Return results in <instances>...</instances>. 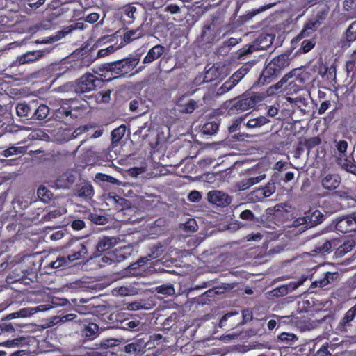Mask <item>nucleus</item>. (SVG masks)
Wrapping results in <instances>:
<instances>
[{
    "mask_svg": "<svg viewBox=\"0 0 356 356\" xmlns=\"http://www.w3.org/2000/svg\"><path fill=\"white\" fill-rule=\"evenodd\" d=\"M134 252V250L131 245H124L123 247H120L116 249L114 251L118 262H120L123 260H125L129 257L132 255Z\"/></svg>",
    "mask_w": 356,
    "mask_h": 356,
    "instance_id": "bb28decb",
    "label": "nucleus"
},
{
    "mask_svg": "<svg viewBox=\"0 0 356 356\" xmlns=\"http://www.w3.org/2000/svg\"><path fill=\"white\" fill-rule=\"evenodd\" d=\"M324 218V215L319 210H309L305 212L302 217L298 218L293 225L295 227L304 225L306 229L312 228L322 223Z\"/></svg>",
    "mask_w": 356,
    "mask_h": 356,
    "instance_id": "39448f33",
    "label": "nucleus"
},
{
    "mask_svg": "<svg viewBox=\"0 0 356 356\" xmlns=\"http://www.w3.org/2000/svg\"><path fill=\"white\" fill-rule=\"evenodd\" d=\"M165 51V47L162 45L157 44L151 48L146 56L144 58L143 63L145 64L151 63L159 58Z\"/></svg>",
    "mask_w": 356,
    "mask_h": 356,
    "instance_id": "412c9836",
    "label": "nucleus"
},
{
    "mask_svg": "<svg viewBox=\"0 0 356 356\" xmlns=\"http://www.w3.org/2000/svg\"><path fill=\"white\" fill-rule=\"evenodd\" d=\"M37 311L38 309L35 307L22 308L17 311V315L19 316V318H26L34 314Z\"/></svg>",
    "mask_w": 356,
    "mask_h": 356,
    "instance_id": "49530a36",
    "label": "nucleus"
},
{
    "mask_svg": "<svg viewBox=\"0 0 356 356\" xmlns=\"http://www.w3.org/2000/svg\"><path fill=\"white\" fill-rule=\"evenodd\" d=\"M75 176L70 172H65L56 180V186L58 188L67 189L74 183Z\"/></svg>",
    "mask_w": 356,
    "mask_h": 356,
    "instance_id": "aec40b11",
    "label": "nucleus"
},
{
    "mask_svg": "<svg viewBox=\"0 0 356 356\" xmlns=\"http://www.w3.org/2000/svg\"><path fill=\"white\" fill-rule=\"evenodd\" d=\"M260 99L257 95H243L234 102L231 107V111L241 112L253 108Z\"/></svg>",
    "mask_w": 356,
    "mask_h": 356,
    "instance_id": "0eeeda50",
    "label": "nucleus"
},
{
    "mask_svg": "<svg viewBox=\"0 0 356 356\" xmlns=\"http://www.w3.org/2000/svg\"><path fill=\"white\" fill-rule=\"evenodd\" d=\"M181 227L186 232H195L197 230V224L195 219L189 218Z\"/></svg>",
    "mask_w": 356,
    "mask_h": 356,
    "instance_id": "79ce46f5",
    "label": "nucleus"
},
{
    "mask_svg": "<svg viewBox=\"0 0 356 356\" xmlns=\"http://www.w3.org/2000/svg\"><path fill=\"white\" fill-rule=\"evenodd\" d=\"M226 76L225 67L220 63H216L209 69L206 68L204 81L211 82Z\"/></svg>",
    "mask_w": 356,
    "mask_h": 356,
    "instance_id": "f8f14e48",
    "label": "nucleus"
},
{
    "mask_svg": "<svg viewBox=\"0 0 356 356\" xmlns=\"http://www.w3.org/2000/svg\"><path fill=\"white\" fill-rule=\"evenodd\" d=\"M49 111L50 109L47 105L42 104L36 108L34 107L33 115L31 117V118L38 120H44L49 115Z\"/></svg>",
    "mask_w": 356,
    "mask_h": 356,
    "instance_id": "c85d7f7f",
    "label": "nucleus"
},
{
    "mask_svg": "<svg viewBox=\"0 0 356 356\" xmlns=\"http://www.w3.org/2000/svg\"><path fill=\"white\" fill-rule=\"evenodd\" d=\"M142 35L139 29L129 30L124 33L123 40L125 43H129L136 39L140 38Z\"/></svg>",
    "mask_w": 356,
    "mask_h": 356,
    "instance_id": "c9c22d12",
    "label": "nucleus"
},
{
    "mask_svg": "<svg viewBox=\"0 0 356 356\" xmlns=\"http://www.w3.org/2000/svg\"><path fill=\"white\" fill-rule=\"evenodd\" d=\"M355 245V243L353 240L347 241L338 248L337 254L340 256H343L350 252Z\"/></svg>",
    "mask_w": 356,
    "mask_h": 356,
    "instance_id": "58836bf2",
    "label": "nucleus"
},
{
    "mask_svg": "<svg viewBox=\"0 0 356 356\" xmlns=\"http://www.w3.org/2000/svg\"><path fill=\"white\" fill-rule=\"evenodd\" d=\"M102 76V74H100V77H99L91 73L85 74L76 81V92H88L100 88L103 86Z\"/></svg>",
    "mask_w": 356,
    "mask_h": 356,
    "instance_id": "7ed1b4c3",
    "label": "nucleus"
},
{
    "mask_svg": "<svg viewBox=\"0 0 356 356\" xmlns=\"http://www.w3.org/2000/svg\"><path fill=\"white\" fill-rule=\"evenodd\" d=\"M92 63V60L88 58H84L80 60H78L74 65L75 68L76 69H82L84 67H89Z\"/></svg>",
    "mask_w": 356,
    "mask_h": 356,
    "instance_id": "5fc2aeb1",
    "label": "nucleus"
},
{
    "mask_svg": "<svg viewBox=\"0 0 356 356\" xmlns=\"http://www.w3.org/2000/svg\"><path fill=\"white\" fill-rule=\"evenodd\" d=\"M289 65V54H283L275 57L266 65L259 77V83L264 85L270 83Z\"/></svg>",
    "mask_w": 356,
    "mask_h": 356,
    "instance_id": "f257e3e1",
    "label": "nucleus"
},
{
    "mask_svg": "<svg viewBox=\"0 0 356 356\" xmlns=\"http://www.w3.org/2000/svg\"><path fill=\"white\" fill-rule=\"evenodd\" d=\"M218 128L219 124L217 122H209L203 125L202 132L204 135H213L217 133Z\"/></svg>",
    "mask_w": 356,
    "mask_h": 356,
    "instance_id": "473e14b6",
    "label": "nucleus"
},
{
    "mask_svg": "<svg viewBox=\"0 0 356 356\" xmlns=\"http://www.w3.org/2000/svg\"><path fill=\"white\" fill-rule=\"evenodd\" d=\"M329 10V7L327 5L318 6L311 18L321 26L324 20L327 18Z\"/></svg>",
    "mask_w": 356,
    "mask_h": 356,
    "instance_id": "5701e85b",
    "label": "nucleus"
},
{
    "mask_svg": "<svg viewBox=\"0 0 356 356\" xmlns=\"http://www.w3.org/2000/svg\"><path fill=\"white\" fill-rule=\"evenodd\" d=\"M272 293L274 296H286L287 293V288L284 286V285H282L276 289H275Z\"/></svg>",
    "mask_w": 356,
    "mask_h": 356,
    "instance_id": "052dcab7",
    "label": "nucleus"
},
{
    "mask_svg": "<svg viewBox=\"0 0 356 356\" xmlns=\"http://www.w3.org/2000/svg\"><path fill=\"white\" fill-rule=\"evenodd\" d=\"M346 40L353 42L356 40V21L352 22L346 31Z\"/></svg>",
    "mask_w": 356,
    "mask_h": 356,
    "instance_id": "c03bdc74",
    "label": "nucleus"
},
{
    "mask_svg": "<svg viewBox=\"0 0 356 356\" xmlns=\"http://www.w3.org/2000/svg\"><path fill=\"white\" fill-rule=\"evenodd\" d=\"M36 104L34 101L31 102L29 104L19 103L16 106V113L18 116L28 117L31 115L36 107Z\"/></svg>",
    "mask_w": 356,
    "mask_h": 356,
    "instance_id": "b1692460",
    "label": "nucleus"
},
{
    "mask_svg": "<svg viewBox=\"0 0 356 356\" xmlns=\"http://www.w3.org/2000/svg\"><path fill=\"white\" fill-rule=\"evenodd\" d=\"M275 191V184L273 180H270L264 187L259 188L250 193L248 198L253 202L261 201L264 198L270 197Z\"/></svg>",
    "mask_w": 356,
    "mask_h": 356,
    "instance_id": "6e6552de",
    "label": "nucleus"
},
{
    "mask_svg": "<svg viewBox=\"0 0 356 356\" xmlns=\"http://www.w3.org/2000/svg\"><path fill=\"white\" fill-rule=\"evenodd\" d=\"M221 26L218 19H212L211 22H207L203 27L201 34L202 40L207 43H213L220 34L222 31Z\"/></svg>",
    "mask_w": 356,
    "mask_h": 356,
    "instance_id": "423d86ee",
    "label": "nucleus"
},
{
    "mask_svg": "<svg viewBox=\"0 0 356 356\" xmlns=\"http://www.w3.org/2000/svg\"><path fill=\"white\" fill-rule=\"evenodd\" d=\"M335 227L342 233L356 231V213L338 218Z\"/></svg>",
    "mask_w": 356,
    "mask_h": 356,
    "instance_id": "9d476101",
    "label": "nucleus"
},
{
    "mask_svg": "<svg viewBox=\"0 0 356 356\" xmlns=\"http://www.w3.org/2000/svg\"><path fill=\"white\" fill-rule=\"evenodd\" d=\"M264 40L266 42H268V44L263 45L261 43L262 40H257L254 44L249 45L248 47H245L238 51V58L241 59L242 58L246 56L248 54L253 53L254 51L265 49L266 48L270 46L272 44L273 38L270 35H268L264 38Z\"/></svg>",
    "mask_w": 356,
    "mask_h": 356,
    "instance_id": "9b49d317",
    "label": "nucleus"
},
{
    "mask_svg": "<svg viewBox=\"0 0 356 356\" xmlns=\"http://www.w3.org/2000/svg\"><path fill=\"white\" fill-rule=\"evenodd\" d=\"M90 218L92 222L97 225H104L107 222V219L105 216L97 213H91Z\"/></svg>",
    "mask_w": 356,
    "mask_h": 356,
    "instance_id": "8fccbe9b",
    "label": "nucleus"
},
{
    "mask_svg": "<svg viewBox=\"0 0 356 356\" xmlns=\"http://www.w3.org/2000/svg\"><path fill=\"white\" fill-rule=\"evenodd\" d=\"M72 264V261L70 260L68 255L67 256H60L57 257V259L51 261L49 264V266L51 268L59 269V268H65L67 267L70 266Z\"/></svg>",
    "mask_w": 356,
    "mask_h": 356,
    "instance_id": "c756f323",
    "label": "nucleus"
},
{
    "mask_svg": "<svg viewBox=\"0 0 356 356\" xmlns=\"http://www.w3.org/2000/svg\"><path fill=\"white\" fill-rule=\"evenodd\" d=\"M65 213L64 210L60 209H54L49 211L44 217L43 219L45 221H52L54 219L60 218L63 214Z\"/></svg>",
    "mask_w": 356,
    "mask_h": 356,
    "instance_id": "37998d69",
    "label": "nucleus"
},
{
    "mask_svg": "<svg viewBox=\"0 0 356 356\" xmlns=\"http://www.w3.org/2000/svg\"><path fill=\"white\" fill-rule=\"evenodd\" d=\"M240 218L243 220H250V221H254L255 219V216L253 214V213L250 210H248V209H246V210H244L243 211H242L240 214Z\"/></svg>",
    "mask_w": 356,
    "mask_h": 356,
    "instance_id": "bf43d9fd",
    "label": "nucleus"
},
{
    "mask_svg": "<svg viewBox=\"0 0 356 356\" xmlns=\"http://www.w3.org/2000/svg\"><path fill=\"white\" fill-rule=\"evenodd\" d=\"M291 78H295V80L298 83H304L309 80V74L302 67L295 68L285 74L280 82L286 83Z\"/></svg>",
    "mask_w": 356,
    "mask_h": 356,
    "instance_id": "4468645a",
    "label": "nucleus"
},
{
    "mask_svg": "<svg viewBox=\"0 0 356 356\" xmlns=\"http://www.w3.org/2000/svg\"><path fill=\"white\" fill-rule=\"evenodd\" d=\"M243 325L241 322V316L238 312H231L225 314L220 320L219 327L232 330L239 325Z\"/></svg>",
    "mask_w": 356,
    "mask_h": 356,
    "instance_id": "1a4fd4ad",
    "label": "nucleus"
},
{
    "mask_svg": "<svg viewBox=\"0 0 356 356\" xmlns=\"http://www.w3.org/2000/svg\"><path fill=\"white\" fill-rule=\"evenodd\" d=\"M337 278V274L336 273L327 272L325 273L323 278L318 280H315L312 282L311 288L319 287L323 288L327 284L332 283Z\"/></svg>",
    "mask_w": 356,
    "mask_h": 356,
    "instance_id": "4be33fe9",
    "label": "nucleus"
},
{
    "mask_svg": "<svg viewBox=\"0 0 356 356\" xmlns=\"http://www.w3.org/2000/svg\"><path fill=\"white\" fill-rule=\"evenodd\" d=\"M179 111L184 113H192L197 107V102L194 99H190L186 104H178Z\"/></svg>",
    "mask_w": 356,
    "mask_h": 356,
    "instance_id": "e433bc0d",
    "label": "nucleus"
},
{
    "mask_svg": "<svg viewBox=\"0 0 356 356\" xmlns=\"http://www.w3.org/2000/svg\"><path fill=\"white\" fill-rule=\"evenodd\" d=\"M343 8L346 10L356 14V0H345Z\"/></svg>",
    "mask_w": 356,
    "mask_h": 356,
    "instance_id": "de8ad7c7",
    "label": "nucleus"
},
{
    "mask_svg": "<svg viewBox=\"0 0 356 356\" xmlns=\"http://www.w3.org/2000/svg\"><path fill=\"white\" fill-rule=\"evenodd\" d=\"M161 246H154L152 249L151 250V252L147 255L149 257V259L152 260L156 258L159 257L162 253L163 250H161Z\"/></svg>",
    "mask_w": 356,
    "mask_h": 356,
    "instance_id": "864d4df0",
    "label": "nucleus"
},
{
    "mask_svg": "<svg viewBox=\"0 0 356 356\" xmlns=\"http://www.w3.org/2000/svg\"><path fill=\"white\" fill-rule=\"evenodd\" d=\"M245 75L246 74L240 67L232 74V78L238 83Z\"/></svg>",
    "mask_w": 356,
    "mask_h": 356,
    "instance_id": "774afa93",
    "label": "nucleus"
},
{
    "mask_svg": "<svg viewBox=\"0 0 356 356\" xmlns=\"http://www.w3.org/2000/svg\"><path fill=\"white\" fill-rule=\"evenodd\" d=\"M314 47V43L309 40H305L301 44V49L305 53L309 51Z\"/></svg>",
    "mask_w": 356,
    "mask_h": 356,
    "instance_id": "e2e57ef3",
    "label": "nucleus"
},
{
    "mask_svg": "<svg viewBox=\"0 0 356 356\" xmlns=\"http://www.w3.org/2000/svg\"><path fill=\"white\" fill-rule=\"evenodd\" d=\"M279 340L282 342H295L298 341V337L293 333L282 332L278 337Z\"/></svg>",
    "mask_w": 356,
    "mask_h": 356,
    "instance_id": "a18cd8bd",
    "label": "nucleus"
},
{
    "mask_svg": "<svg viewBox=\"0 0 356 356\" xmlns=\"http://www.w3.org/2000/svg\"><path fill=\"white\" fill-rule=\"evenodd\" d=\"M25 151H26V149H25L24 147H14V146H12L10 147L3 150L1 153V155L4 156V157H8V156H13V155L24 153Z\"/></svg>",
    "mask_w": 356,
    "mask_h": 356,
    "instance_id": "ea45409f",
    "label": "nucleus"
},
{
    "mask_svg": "<svg viewBox=\"0 0 356 356\" xmlns=\"http://www.w3.org/2000/svg\"><path fill=\"white\" fill-rule=\"evenodd\" d=\"M336 147L339 152L338 156L346 155L348 147V143L346 140H339L336 142Z\"/></svg>",
    "mask_w": 356,
    "mask_h": 356,
    "instance_id": "603ef678",
    "label": "nucleus"
},
{
    "mask_svg": "<svg viewBox=\"0 0 356 356\" xmlns=\"http://www.w3.org/2000/svg\"><path fill=\"white\" fill-rule=\"evenodd\" d=\"M305 280H300L298 281H292L289 284H284L286 288H287V293L292 292L296 290L298 286L302 285Z\"/></svg>",
    "mask_w": 356,
    "mask_h": 356,
    "instance_id": "3c124183",
    "label": "nucleus"
},
{
    "mask_svg": "<svg viewBox=\"0 0 356 356\" xmlns=\"http://www.w3.org/2000/svg\"><path fill=\"white\" fill-rule=\"evenodd\" d=\"M208 201L219 207H225L231 203V197L220 191H211L207 194Z\"/></svg>",
    "mask_w": 356,
    "mask_h": 356,
    "instance_id": "ddd939ff",
    "label": "nucleus"
},
{
    "mask_svg": "<svg viewBox=\"0 0 356 356\" xmlns=\"http://www.w3.org/2000/svg\"><path fill=\"white\" fill-rule=\"evenodd\" d=\"M164 11L169 12L171 14H177L179 13L181 10L179 6H178L177 5L169 4L164 8Z\"/></svg>",
    "mask_w": 356,
    "mask_h": 356,
    "instance_id": "69168bd1",
    "label": "nucleus"
},
{
    "mask_svg": "<svg viewBox=\"0 0 356 356\" xmlns=\"http://www.w3.org/2000/svg\"><path fill=\"white\" fill-rule=\"evenodd\" d=\"M63 249H70L67 255L72 263L85 259L88 253L86 244L79 238L71 239L66 243Z\"/></svg>",
    "mask_w": 356,
    "mask_h": 356,
    "instance_id": "20e7f679",
    "label": "nucleus"
},
{
    "mask_svg": "<svg viewBox=\"0 0 356 356\" xmlns=\"http://www.w3.org/2000/svg\"><path fill=\"white\" fill-rule=\"evenodd\" d=\"M99 327L95 323H89L82 330V334L88 339H94L98 332Z\"/></svg>",
    "mask_w": 356,
    "mask_h": 356,
    "instance_id": "2f4dec72",
    "label": "nucleus"
},
{
    "mask_svg": "<svg viewBox=\"0 0 356 356\" xmlns=\"http://www.w3.org/2000/svg\"><path fill=\"white\" fill-rule=\"evenodd\" d=\"M72 227L74 230H81L85 227V222L83 220L76 219L72 221Z\"/></svg>",
    "mask_w": 356,
    "mask_h": 356,
    "instance_id": "338daca9",
    "label": "nucleus"
},
{
    "mask_svg": "<svg viewBox=\"0 0 356 356\" xmlns=\"http://www.w3.org/2000/svg\"><path fill=\"white\" fill-rule=\"evenodd\" d=\"M44 56L43 51H32L19 56L17 59L19 65H24L29 63H33L40 59Z\"/></svg>",
    "mask_w": 356,
    "mask_h": 356,
    "instance_id": "6ab92c4d",
    "label": "nucleus"
},
{
    "mask_svg": "<svg viewBox=\"0 0 356 356\" xmlns=\"http://www.w3.org/2000/svg\"><path fill=\"white\" fill-rule=\"evenodd\" d=\"M270 121L266 116L260 115L250 118L245 124L249 129H257L269 123Z\"/></svg>",
    "mask_w": 356,
    "mask_h": 356,
    "instance_id": "a878e982",
    "label": "nucleus"
},
{
    "mask_svg": "<svg viewBox=\"0 0 356 356\" xmlns=\"http://www.w3.org/2000/svg\"><path fill=\"white\" fill-rule=\"evenodd\" d=\"M341 183V177L337 174H323L321 175V184L325 189H336Z\"/></svg>",
    "mask_w": 356,
    "mask_h": 356,
    "instance_id": "dca6fc26",
    "label": "nucleus"
},
{
    "mask_svg": "<svg viewBox=\"0 0 356 356\" xmlns=\"http://www.w3.org/2000/svg\"><path fill=\"white\" fill-rule=\"evenodd\" d=\"M126 132V126L120 125L118 128L113 129L111 132L112 144L118 143L124 136Z\"/></svg>",
    "mask_w": 356,
    "mask_h": 356,
    "instance_id": "72a5a7b5",
    "label": "nucleus"
},
{
    "mask_svg": "<svg viewBox=\"0 0 356 356\" xmlns=\"http://www.w3.org/2000/svg\"><path fill=\"white\" fill-rule=\"evenodd\" d=\"M114 291L116 292V294L121 296H129L132 294V289L127 286H120L119 288H116Z\"/></svg>",
    "mask_w": 356,
    "mask_h": 356,
    "instance_id": "13d9d810",
    "label": "nucleus"
},
{
    "mask_svg": "<svg viewBox=\"0 0 356 356\" xmlns=\"http://www.w3.org/2000/svg\"><path fill=\"white\" fill-rule=\"evenodd\" d=\"M140 325V322L138 320L128 321L124 322L123 328L125 330H136L138 329Z\"/></svg>",
    "mask_w": 356,
    "mask_h": 356,
    "instance_id": "09e8293b",
    "label": "nucleus"
},
{
    "mask_svg": "<svg viewBox=\"0 0 356 356\" xmlns=\"http://www.w3.org/2000/svg\"><path fill=\"white\" fill-rule=\"evenodd\" d=\"M201 198L202 195L197 191H193L188 195V200L193 202H198Z\"/></svg>",
    "mask_w": 356,
    "mask_h": 356,
    "instance_id": "0e129e2a",
    "label": "nucleus"
},
{
    "mask_svg": "<svg viewBox=\"0 0 356 356\" xmlns=\"http://www.w3.org/2000/svg\"><path fill=\"white\" fill-rule=\"evenodd\" d=\"M76 317H77V315L75 314H72V313L67 314L63 315V316H60L58 317L59 318V320L58 321H56V323H65L67 321H70L75 319Z\"/></svg>",
    "mask_w": 356,
    "mask_h": 356,
    "instance_id": "680f3d73",
    "label": "nucleus"
},
{
    "mask_svg": "<svg viewBox=\"0 0 356 356\" xmlns=\"http://www.w3.org/2000/svg\"><path fill=\"white\" fill-rule=\"evenodd\" d=\"M102 261L103 263L106 264H111L118 262L117 258L115 257L114 252H109V253H108V254L104 255L102 258Z\"/></svg>",
    "mask_w": 356,
    "mask_h": 356,
    "instance_id": "6e6d98bb",
    "label": "nucleus"
},
{
    "mask_svg": "<svg viewBox=\"0 0 356 356\" xmlns=\"http://www.w3.org/2000/svg\"><path fill=\"white\" fill-rule=\"evenodd\" d=\"M124 351L129 354L137 355L143 351V347L141 345L135 343L134 341L131 343L127 344L124 347Z\"/></svg>",
    "mask_w": 356,
    "mask_h": 356,
    "instance_id": "a19ab883",
    "label": "nucleus"
},
{
    "mask_svg": "<svg viewBox=\"0 0 356 356\" xmlns=\"http://www.w3.org/2000/svg\"><path fill=\"white\" fill-rule=\"evenodd\" d=\"M155 291L157 293L163 294L167 296H173L175 290L172 284H162L156 287Z\"/></svg>",
    "mask_w": 356,
    "mask_h": 356,
    "instance_id": "4c0bfd02",
    "label": "nucleus"
},
{
    "mask_svg": "<svg viewBox=\"0 0 356 356\" xmlns=\"http://www.w3.org/2000/svg\"><path fill=\"white\" fill-rule=\"evenodd\" d=\"M337 162L343 169L356 175V164L353 156H350L348 157L346 155L337 156Z\"/></svg>",
    "mask_w": 356,
    "mask_h": 356,
    "instance_id": "f3484780",
    "label": "nucleus"
},
{
    "mask_svg": "<svg viewBox=\"0 0 356 356\" xmlns=\"http://www.w3.org/2000/svg\"><path fill=\"white\" fill-rule=\"evenodd\" d=\"M111 90H106L103 92H98V97H100L99 103H107L110 101Z\"/></svg>",
    "mask_w": 356,
    "mask_h": 356,
    "instance_id": "4d7b16f0",
    "label": "nucleus"
},
{
    "mask_svg": "<svg viewBox=\"0 0 356 356\" xmlns=\"http://www.w3.org/2000/svg\"><path fill=\"white\" fill-rule=\"evenodd\" d=\"M320 26L313 19H310L309 22L305 25L304 29L298 35V39H302L305 37L309 36Z\"/></svg>",
    "mask_w": 356,
    "mask_h": 356,
    "instance_id": "cd10ccee",
    "label": "nucleus"
},
{
    "mask_svg": "<svg viewBox=\"0 0 356 356\" xmlns=\"http://www.w3.org/2000/svg\"><path fill=\"white\" fill-rule=\"evenodd\" d=\"M335 243V241L324 240L321 242H318L314 249L313 252L318 254L330 253L332 248V243Z\"/></svg>",
    "mask_w": 356,
    "mask_h": 356,
    "instance_id": "7c9ffc66",
    "label": "nucleus"
},
{
    "mask_svg": "<svg viewBox=\"0 0 356 356\" xmlns=\"http://www.w3.org/2000/svg\"><path fill=\"white\" fill-rule=\"evenodd\" d=\"M37 195L40 200L44 202H48L53 197V194L51 191L44 186H40L38 188Z\"/></svg>",
    "mask_w": 356,
    "mask_h": 356,
    "instance_id": "f704fd0d",
    "label": "nucleus"
},
{
    "mask_svg": "<svg viewBox=\"0 0 356 356\" xmlns=\"http://www.w3.org/2000/svg\"><path fill=\"white\" fill-rule=\"evenodd\" d=\"M266 177V175L262 174L259 176L253 175L252 171L248 172V177L242 179L236 184V186L239 191H245L248 189L252 186L260 182Z\"/></svg>",
    "mask_w": 356,
    "mask_h": 356,
    "instance_id": "2eb2a0df",
    "label": "nucleus"
},
{
    "mask_svg": "<svg viewBox=\"0 0 356 356\" xmlns=\"http://www.w3.org/2000/svg\"><path fill=\"white\" fill-rule=\"evenodd\" d=\"M117 243L118 239L116 238L104 236L99 239L96 248L97 251L104 252L113 248Z\"/></svg>",
    "mask_w": 356,
    "mask_h": 356,
    "instance_id": "393cba45",
    "label": "nucleus"
},
{
    "mask_svg": "<svg viewBox=\"0 0 356 356\" xmlns=\"http://www.w3.org/2000/svg\"><path fill=\"white\" fill-rule=\"evenodd\" d=\"M94 194L93 186L89 182H81L76 185L74 195L81 198H91Z\"/></svg>",
    "mask_w": 356,
    "mask_h": 356,
    "instance_id": "a211bd4d",
    "label": "nucleus"
},
{
    "mask_svg": "<svg viewBox=\"0 0 356 356\" xmlns=\"http://www.w3.org/2000/svg\"><path fill=\"white\" fill-rule=\"evenodd\" d=\"M140 56L138 55L107 64L106 69L111 72L114 77L124 76L131 72L138 64Z\"/></svg>",
    "mask_w": 356,
    "mask_h": 356,
    "instance_id": "f03ea898",
    "label": "nucleus"
}]
</instances>
